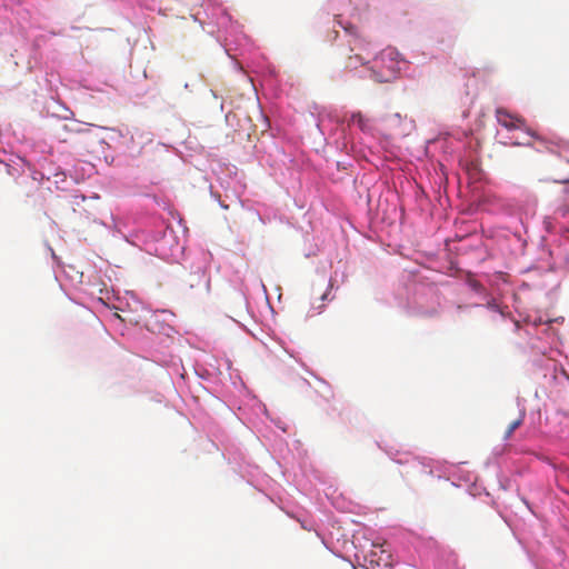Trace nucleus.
<instances>
[{
	"mask_svg": "<svg viewBox=\"0 0 569 569\" xmlns=\"http://www.w3.org/2000/svg\"><path fill=\"white\" fill-rule=\"evenodd\" d=\"M349 124H357L360 129H363L366 126L363 116L360 112L352 113Z\"/></svg>",
	"mask_w": 569,
	"mask_h": 569,
	"instance_id": "nucleus-5",
	"label": "nucleus"
},
{
	"mask_svg": "<svg viewBox=\"0 0 569 569\" xmlns=\"http://www.w3.org/2000/svg\"><path fill=\"white\" fill-rule=\"evenodd\" d=\"M385 58L381 57V58H376L375 61H373V66L372 68L370 69V76L371 78L379 82V83H382V82H388L389 81V77L391 74V69L389 67H386L381 70H377L378 68H380V62L383 61Z\"/></svg>",
	"mask_w": 569,
	"mask_h": 569,
	"instance_id": "nucleus-2",
	"label": "nucleus"
},
{
	"mask_svg": "<svg viewBox=\"0 0 569 569\" xmlns=\"http://www.w3.org/2000/svg\"><path fill=\"white\" fill-rule=\"evenodd\" d=\"M563 182H569V179L568 180H563Z\"/></svg>",
	"mask_w": 569,
	"mask_h": 569,
	"instance_id": "nucleus-6",
	"label": "nucleus"
},
{
	"mask_svg": "<svg viewBox=\"0 0 569 569\" xmlns=\"http://www.w3.org/2000/svg\"><path fill=\"white\" fill-rule=\"evenodd\" d=\"M496 119L498 123L508 130H525L527 129L526 120L517 114L509 112L505 108L496 109Z\"/></svg>",
	"mask_w": 569,
	"mask_h": 569,
	"instance_id": "nucleus-1",
	"label": "nucleus"
},
{
	"mask_svg": "<svg viewBox=\"0 0 569 569\" xmlns=\"http://www.w3.org/2000/svg\"><path fill=\"white\" fill-rule=\"evenodd\" d=\"M523 417H525V413H521L520 417L518 419H516L515 421H512L507 430L505 431V435H503V440H508L511 438L512 433L515 432V430H517L523 422Z\"/></svg>",
	"mask_w": 569,
	"mask_h": 569,
	"instance_id": "nucleus-3",
	"label": "nucleus"
},
{
	"mask_svg": "<svg viewBox=\"0 0 569 569\" xmlns=\"http://www.w3.org/2000/svg\"><path fill=\"white\" fill-rule=\"evenodd\" d=\"M347 34L355 38L356 46L351 48V51H353L357 48H360L361 39L359 38L358 30L353 26H347L343 27Z\"/></svg>",
	"mask_w": 569,
	"mask_h": 569,
	"instance_id": "nucleus-4",
	"label": "nucleus"
}]
</instances>
